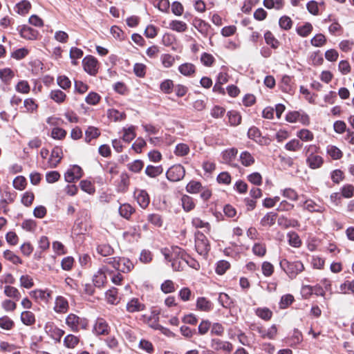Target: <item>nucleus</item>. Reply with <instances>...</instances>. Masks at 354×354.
<instances>
[{"label": "nucleus", "instance_id": "obj_1", "mask_svg": "<svg viewBox=\"0 0 354 354\" xmlns=\"http://www.w3.org/2000/svg\"><path fill=\"white\" fill-rule=\"evenodd\" d=\"M279 267L291 280L296 279L305 270V266L301 261H291L286 258L280 259Z\"/></svg>", "mask_w": 354, "mask_h": 354}, {"label": "nucleus", "instance_id": "obj_2", "mask_svg": "<svg viewBox=\"0 0 354 354\" xmlns=\"http://www.w3.org/2000/svg\"><path fill=\"white\" fill-rule=\"evenodd\" d=\"M66 324L73 333L86 330L88 327V320L85 317H79L74 313H70L66 317Z\"/></svg>", "mask_w": 354, "mask_h": 354}, {"label": "nucleus", "instance_id": "obj_3", "mask_svg": "<svg viewBox=\"0 0 354 354\" xmlns=\"http://www.w3.org/2000/svg\"><path fill=\"white\" fill-rule=\"evenodd\" d=\"M194 237L196 252L201 255H207L211 248L207 237L200 231L195 232Z\"/></svg>", "mask_w": 354, "mask_h": 354}, {"label": "nucleus", "instance_id": "obj_4", "mask_svg": "<svg viewBox=\"0 0 354 354\" xmlns=\"http://www.w3.org/2000/svg\"><path fill=\"white\" fill-rule=\"evenodd\" d=\"M161 252L165 260L171 263L177 259H184L187 257L185 250L178 246H171V248H163Z\"/></svg>", "mask_w": 354, "mask_h": 354}, {"label": "nucleus", "instance_id": "obj_5", "mask_svg": "<svg viewBox=\"0 0 354 354\" xmlns=\"http://www.w3.org/2000/svg\"><path fill=\"white\" fill-rule=\"evenodd\" d=\"M84 71L91 76H96L98 73L100 64L93 55H86L82 62Z\"/></svg>", "mask_w": 354, "mask_h": 354}, {"label": "nucleus", "instance_id": "obj_6", "mask_svg": "<svg viewBox=\"0 0 354 354\" xmlns=\"http://www.w3.org/2000/svg\"><path fill=\"white\" fill-rule=\"evenodd\" d=\"M111 328L107 321L103 317H97L93 326V333L96 336H108Z\"/></svg>", "mask_w": 354, "mask_h": 354}, {"label": "nucleus", "instance_id": "obj_7", "mask_svg": "<svg viewBox=\"0 0 354 354\" xmlns=\"http://www.w3.org/2000/svg\"><path fill=\"white\" fill-rule=\"evenodd\" d=\"M185 176V169L180 164L174 165L170 167L166 172L168 180L178 182L183 179Z\"/></svg>", "mask_w": 354, "mask_h": 354}, {"label": "nucleus", "instance_id": "obj_8", "mask_svg": "<svg viewBox=\"0 0 354 354\" xmlns=\"http://www.w3.org/2000/svg\"><path fill=\"white\" fill-rule=\"evenodd\" d=\"M248 136L260 145L268 146L271 142V139L268 136H262L259 129L254 126L249 129Z\"/></svg>", "mask_w": 354, "mask_h": 354}, {"label": "nucleus", "instance_id": "obj_9", "mask_svg": "<svg viewBox=\"0 0 354 354\" xmlns=\"http://www.w3.org/2000/svg\"><path fill=\"white\" fill-rule=\"evenodd\" d=\"M303 208L310 213L323 214L326 211V205L323 201L317 203L311 198L304 201Z\"/></svg>", "mask_w": 354, "mask_h": 354}, {"label": "nucleus", "instance_id": "obj_10", "mask_svg": "<svg viewBox=\"0 0 354 354\" xmlns=\"http://www.w3.org/2000/svg\"><path fill=\"white\" fill-rule=\"evenodd\" d=\"M46 333L55 341L59 342L65 331L57 327L53 322H48L44 327Z\"/></svg>", "mask_w": 354, "mask_h": 354}, {"label": "nucleus", "instance_id": "obj_11", "mask_svg": "<svg viewBox=\"0 0 354 354\" xmlns=\"http://www.w3.org/2000/svg\"><path fill=\"white\" fill-rule=\"evenodd\" d=\"M17 30L21 37L26 40H36L39 35L38 30L27 25L19 26Z\"/></svg>", "mask_w": 354, "mask_h": 354}, {"label": "nucleus", "instance_id": "obj_12", "mask_svg": "<svg viewBox=\"0 0 354 354\" xmlns=\"http://www.w3.org/2000/svg\"><path fill=\"white\" fill-rule=\"evenodd\" d=\"M211 347L216 351H223L230 354L233 348V344L228 341H223L218 338L211 339Z\"/></svg>", "mask_w": 354, "mask_h": 354}, {"label": "nucleus", "instance_id": "obj_13", "mask_svg": "<svg viewBox=\"0 0 354 354\" xmlns=\"http://www.w3.org/2000/svg\"><path fill=\"white\" fill-rule=\"evenodd\" d=\"M30 296L36 301L48 303L52 297V291L48 290L35 289L29 292Z\"/></svg>", "mask_w": 354, "mask_h": 354}, {"label": "nucleus", "instance_id": "obj_14", "mask_svg": "<svg viewBox=\"0 0 354 354\" xmlns=\"http://www.w3.org/2000/svg\"><path fill=\"white\" fill-rule=\"evenodd\" d=\"M133 196L142 209H145L148 207L150 203V196L146 190L136 189Z\"/></svg>", "mask_w": 354, "mask_h": 354}, {"label": "nucleus", "instance_id": "obj_15", "mask_svg": "<svg viewBox=\"0 0 354 354\" xmlns=\"http://www.w3.org/2000/svg\"><path fill=\"white\" fill-rule=\"evenodd\" d=\"M83 174V170L80 166L73 165L65 173L64 178L66 182L73 183L80 179Z\"/></svg>", "mask_w": 354, "mask_h": 354}, {"label": "nucleus", "instance_id": "obj_16", "mask_svg": "<svg viewBox=\"0 0 354 354\" xmlns=\"http://www.w3.org/2000/svg\"><path fill=\"white\" fill-rule=\"evenodd\" d=\"M53 310L58 314H65L69 310V304L66 298L63 296H57L55 300Z\"/></svg>", "mask_w": 354, "mask_h": 354}, {"label": "nucleus", "instance_id": "obj_17", "mask_svg": "<svg viewBox=\"0 0 354 354\" xmlns=\"http://www.w3.org/2000/svg\"><path fill=\"white\" fill-rule=\"evenodd\" d=\"M106 273L109 274V269L106 266H104L94 274L93 281L95 287L101 288L104 285L106 282Z\"/></svg>", "mask_w": 354, "mask_h": 354}, {"label": "nucleus", "instance_id": "obj_18", "mask_svg": "<svg viewBox=\"0 0 354 354\" xmlns=\"http://www.w3.org/2000/svg\"><path fill=\"white\" fill-rule=\"evenodd\" d=\"M279 86L283 92L289 94H292L295 90V85L292 77L286 75L282 77Z\"/></svg>", "mask_w": 354, "mask_h": 354}, {"label": "nucleus", "instance_id": "obj_19", "mask_svg": "<svg viewBox=\"0 0 354 354\" xmlns=\"http://www.w3.org/2000/svg\"><path fill=\"white\" fill-rule=\"evenodd\" d=\"M145 308V304L140 302L139 299L136 297L131 299L126 305V310L129 313H138Z\"/></svg>", "mask_w": 354, "mask_h": 354}, {"label": "nucleus", "instance_id": "obj_20", "mask_svg": "<svg viewBox=\"0 0 354 354\" xmlns=\"http://www.w3.org/2000/svg\"><path fill=\"white\" fill-rule=\"evenodd\" d=\"M63 157L62 149L60 147H55L53 149L48 162L50 167H56Z\"/></svg>", "mask_w": 354, "mask_h": 354}, {"label": "nucleus", "instance_id": "obj_21", "mask_svg": "<svg viewBox=\"0 0 354 354\" xmlns=\"http://www.w3.org/2000/svg\"><path fill=\"white\" fill-rule=\"evenodd\" d=\"M178 71L185 77H194L196 73V66L190 62H185L178 66Z\"/></svg>", "mask_w": 354, "mask_h": 354}, {"label": "nucleus", "instance_id": "obj_22", "mask_svg": "<svg viewBox=\"0 0 354 354\" xmlns=\"http://www.w3.org/2000/svg\"><path fill=\"white\" fill-rule=\"evenodd\" d=\"M277 219L278 225L283 229H288L289 227H299L300 226V223L298 220L295 218H288L283 215L280 216Z\"/></svg>", "mask_w": 354, "mask_h": 354}, {"label": "nucleus", "instance_id": "obj_23", "mask_svg": "<svg viewBox=\"0 0 354 354\" xmlns=\"http://www.w3.org/2000/svg\"><path fill=\"white\" fill-rule=\"evenodd\" d=\"M119 214L127 221H130L131 216L136 212V208L128 203L121 204L118 209Z\"/></svg>", "mask_w": 354, "mask_h": 354}, {"label": "nucleus", "instance_id": "obj_24", "mask_svg": "<svg viewBox=\"0 0 354 354\" xmlns=\"http://www.w3.org/2000/svg\"><path fill=\"white\" fill-rule=\"evenodd\" d=\"M130 186V176L126 172H123L120 176V181L117 185V192L119 193H125L128 191Z\"/></svg>", "mask_w": 354, "mask_h": 354}, {"label": "nucleus", "instance_id": "obj_25", "mask_svg": "<svg viewBox=\"0 0 354 354\" xmlns=\"http://www.w3.org/2000/svg\"><path fill=\"white\" fill-rule=\"evenodd\" d=\"M277 218V213L274 212H267L261 218L260 221V225L263 227H270L275 224Z\"/></svg>", "mask_w": 354, "mask_h": 354}, {"label": "nucleus", "instance_id": "obj_26", "mask_svg": "<svg viewBox=\"0 0 354 354\" xmlns=\"http://www.w3.org/2000/svg\"><path fill=\"white\" fill-rule=\"evenodd\" d=\"M238 153V150L236 148H231L226 149L223 152L222 158L226 164H228L229 165L236 167V164H232V162L234 160V159L236 157V155Z\"/></svg>", "mask_w": 354, "mask_h": 354}, {"label": "nucleus", "instance_id": "obj_27", "mask_svg": "<svg viewBox=\"0 0 354 354\" xmlns=\"http://www.w3.org/2000/svg\"><path fill=\"white\" fill-rule=\"evenodd\" d=\"M196 306L197 310L201 311L209 312L213 309V304L205 297H198Z\"/></svg>", "mask_w": 354, "mask_h": 354}, {"label": "nucleus", "instance_id": "obj_28", "mask_svg": "<svg viewBox=\"0 0 354 354\" xmlns=\"http://www.w3.org/2000/svg\"><path fill=\"white\" fill-rule=\"evenodd\" d=\"M168 28L178 33L185 32L188 30L187 24L185 21L178 19L171 20Z\"/></svg>", "mask_w": 354, "mask_h": 354}, {"label": "nucleus", "instance_id": "obj_29", "mask_svg": "<svg viewBox=\"0 0 354 354\" xmlns=\"http://www.w3.org/2000/svg\"><path fill=\"white\" fill-rule=\"evenodd\" d=\"M160 314V311L159 310H151L150 315L147 317V323L151 328L156 330L160 326V324H159Z\"/></svg>", "mask_w": 354, "mask_h": 354}, {"label": "nucleus", "instance_id": "obj_30", "mask_svg": "<svg viewBox=\"0 0 354 354\" xmlns=\"http://www.w3.org/2000/svg\"><path fill=\"white\" fill-rule=\"evenodd\" d=\"M306 164L312 169L320 168L324 164V159L319 155L311 156L306 158Z\"/></svg>", "mask_w": 354, "mask_h": 354}, {"label": "nucleus", "instance_id": "obj_31", "mask_svg": "<svg viewBox=\"0 0 354 354\" xmlns=\"http://www.w3.org/2000/svg\"><path fill=\"white\" fill-rule=\"evenodd\" d=\"M255 315L265 322L270 321L272 316V311L268 307H259L254 310Z\"/></svg>", "mask_w": 354, "mask_h": 354}, {"label": "nucleus", "instance_id": "obj_32", "mask_svg": "<svg viewBox=\"0 0 354 354\" xmlns=\"http://www.w3.org/2000/svg\"><path fill=\"white\" fill-rule=\"evenodd\" d=\"M80 342V338L73 334H68L64 338V346L69 349L75 348Z\"/></svg>", "mask_w": 354, "mask_h": 354}, {"label": "nucleus", "instance_id": "obj_33", "mask_svg": "<svg viewBox=\"0 0 354 354\" xmlns=\"http://www.w3.org/2000/svg\"><path fill=\"white\" fill-rule=\"evenodd\" d=\"M20 319L21 322L27 326H33L36 322L35 315L30 310L21 312Z\"/></svg>", "mask_w": 354, "mask_h": 354}, {"label": "nucleus", "instance_id": "obj_34", "mask_svg": "<svg viewBox=\"0 0 354 354\" xmlns=\"http://www.w3.org/2000/svg\"><path fill=\"white\" fill-rule=\"evenodd\" d=\"M192 24L202 35H207L210 26L204 20L195 17L193 19Z\"/></svg>", "mask_w": 354, "mask_h": 354}, {"label": "nucleus", "instance_id": "obj_35", "mask_svg": "<svg viewBox=\"0 0 354 354\" xmlns=\"http://www.w3.org/2000/svg\"><path fill=\"white\" fill-rule=\"evenodd\" d=\"M227 117L228 118V124L232 127H236L241 123L242 117L237 111H229L227 113Z\"/></svg>", "mask_w": 354, "mask_h": 354}, {"label": "nucleus", "instance_id": "obj_36", "mask_svg": "<svg viewBox=\"0 0 354 354\" xmlns=\"http://www.w3.org/2000/svg\"><path fill=\"white\" fill-rule=\"evenodd\" d=\"M239 160L241 165L246 167H251L255 162L254 157L248 151H242L240 153Z\"/></svg>", "mask_w": 354, "mask_h": 354}, {"label": "nucleus", "instance_id": "obj_37", "mask_svg": "<svg viewBox=\"0 0 354 354\" xmlns=\"http://www.w3.org/2000/svg\"><path fill=\"white\" fill-rule=\"evenodd\" d=\"M3 293L7 297L12 298L15 301H19L21 297L18 288L10 285H6L4 287Z\"/></svg>", "mask_w": 354, "mask_h": 354}, {"label": "nucleus", "instance_id": "obj_38", "mask_svg": "<svg viewBox=\"0 0 354 354\" xmlns=\"http://www.w3.org/2000/svg\"><path fill=\"white\" fill-rule=\"evenodd\" d=\"M49 97L55 102L60 104L66 101L67 95L60 89H55L50 91Z\"/></svg>", "mask_w": 354, "mask_h": 354}, {"label": "nucleus", "instance_id": "obj_39", "mask_svg": "<svg viewBox=\"0 0 354 354\" xmlns=\"http://www.w3.org/2000/svg\"><path fill=\"white\" fill-rule=\"evenodd\" d=\"M32 8L31 3L27 0L19 2L15 8V11L20 15H27Z\"/></svg>", "mask_w": 354, "mask_h": 354}, {"label": "nucleus", "instance_id": "obj_40", "mask_svg": "<svg viewBox=\"0 0 354 354\" xmlns=\"http://www.w3.org/2000/svg\"><path fill=\"white\" fill-rule=\"evenodd\" d=\"M106 299L108 304L117 305L120 301L118 289L112 288L108 290L106 292Z\"/></svg>", "mask_w": 354, "mask_h": 354}, {"label": "nucleus", "instance_id": "obj_41", "mask_svg": "<svg viewBox=\"0 0 354 354\" xmlns=\"http://www.w3.org/2000/svg\"><path fill=\"white\" fill-rule=\"evenodd\" d=\"M181 203L183 209L187 212L193 210L196 206L194 198L187 194L182 196Z\"/></svg>", "mask_w": 354, "mask_h": 354}, {"label": "nucleus", "instance_id": "obj_42", "mask_svg": "<svg viewBox=\"0 0 354 354\" xmlns=\"http://www.w3.org/2000/svg\"><path fill=\"white\" fill-rule=\"evenodd\" d=\"M326 153L334 160L343 157V152L336 146L329 145L326 147Z\"/></svg>", "mask_w": 354, "mask_h": 354}, {"label": "nucleus", "instance_id": "obj_43", "mask_svg": "<svg viewBox=\"0 0 354 354\" xmlns=\"http://www.w3.org/2000/svg\"><path fill=\"white\" fill-rule=\"evenodd\" d=\"M264 39L266 44L273 49H277L280 46L279 41L274 37L272 32L267 30L264 34Z\"/></svg>", "mask_w": 354, "mask_h": 354}, {"label": "nucleus", "instance_id": "obj_44", "mask_svg": "<svg viewBox=\"0 0 354 354\" xmlns=\"http://www.w3.org/2000/svg\"><path fill=\"white\" fill-rule=\"evenodd\" d=\"M287 239L288 244L293 248H299L302 245L299 234L294 231L288 232Z\"/></svg>", "mask_w": 354, "mask_h": 354}, {"label": "nucleus", "instance_id": "obj_45", "mask_svg": "<svg viewBox=\"0 0 354 354\" xmlns=\"http://www.w3.org/2000/svg\"><path fill=\"white\" fill-rule=\"evenodd\" d=\"M145 174L150 178H156L163 172V167L162 165L153 166L151 165H147L145 169Z\"/></svg>", "mask_w": 354, "mask_h": 354}, {"label": "nucleus", "instance_id": "obj_46", "mask_svg": "<svg viewBox=\"0 0 354 354\" xmlns=\"http://www.w3.org/2000/svg\"><path fill=\"white\" fill-rule=\"evenodd\" d=\"M122 131H123L122 140H123V141H124L126 142L129 143L136 137L135 126L131 125L128 128L124 127L122 129Z\"/></svg>", "mask_w": 354, "mask_h": 354}, {"label": "nucleus", "instance_id": "obj_47", "mask_svg": "<svg viewBox=\"0 0 354 354\" xmlns=\"http://www.w3.org/2000/svg\"><path fill=\"white\" fill-rule=\"evenodd\" d=\"M185 189L188 193L196 194L203 189V186L201 182L192 180L187 183Z\"/></svg>", "mask_w": 354, "mask_h": 354}, {"label": "nucleus", "instance_id": "obj_48", "mask_svg": "<svg viewBox=\"0 0 354 354\" xmlns=\"http://www.w3.org/2000/svg\"><path fill=\"white\" fill-rule=\"evenodd\" d=\"M100 136V131L98 128L89 126L85 131V140L86 142L91 140L97 138Z\"/></svg>", "mask_w": 354, "mask_h": 354}, {"label": "nucleus", "instance_id": "obj_49", "mask_svg": "<svg viewBox=\"0 0 354 354\" xmlns=\"http://www.w3.org/2000/svg\"><path fill=\"white\" fill-rule=\"evenodd\" d=\"M313 30V25L310 22H306L304 25L297 27L296 32L299 36L306 37L312 32Z\"/></svg>", "mask_w": 354, "mask_h": 354}, {"label": "nucleus", "instance_id": "obj_50", "mask_svg": "<svg viewBox=\"0 0 354 354\" xmlns=\"http://www.w3.org/2000/svg\"><path fill=\"white\" fill-rule=\"evenodd\" d=\"M252 251L253 254L259 257H263L267 252V248L265 243H255L252 246Z\"/></svg>", "mask_w": 354, "mask_h": 354}, {"label": "nucleus", "instance_id": "obj_51", "mask_svg": "<svg viewBox=\"0 0 354 354\" xmlns=\"http://www.w3.org/2000/svg\"><path fill=\"white\" fill-rule=\"evenodd\" d=\"M107 116L111 120L118 122L124 120L127 115L124 112H120L116 109H112L108 110Z\"/></svg>", "mask_w": 354, "mask_h": 354}, {"label": "nucleus", "instance_id": "obj_52", "mask_svg": "<svg viewBox=\"0 0 354 354\" xmlns=\"http://www.w3.org/2000/svg\"><path fill=\"white\" fill-rule=\"evenodd\" d=\"M147 221L156 227H161L163 225L162 216L156 213L149 214L147 216Z\"/></svg>", "mask_w": 354, "mask_h": 354}, {"label": "nucleus", "instance_id": "obj_53", "mask_svg": "<svg viewBox=\"0 0 354 354\" xmlns=\"http://www.w3.org/2000/svg\"><path fill=\"white\" fill-rule=\"evenodd\" d=\"M3 256L5 259H6L8 261H10L15 265L23 263L22 259L10 250H5L3 253Z\"/></svg>", "mask_w": 354, "mask_h": 354}, {"label": "nucleus", "instance_id": "obj_54", "mask_svg": "<svg viewBox=\"0 0 354 354\" xmlns=\"http://www.w3.org/2000/svg\"><path fill=\"white\" fill-rule=\"evenodd\" d=\"M97 252L103 256L108 257L112 255L114 252L113 248L107 243L100 244L97 246L96 248Z\"/></svg>", "mask_w": 354, "mask_h": 354}, {"label": "nucleus", "instance_id": "obj_55", "mask_svg": "<svg viewBox=\"0 0 354 354\" xmlns=\"http://www.w3.org/2000/svg\"><path fill=\"white\" fill-rule=\"evenodd\" d=\"M15 326V324L14 321L8 315H4L0 317L1 328L6 330H10L14 328Z\"/></svg>", "mask_w": 354, "mask_h": 354}, {"label": "nucleus", "instance_id": "obj_56", "mask_svg": "<svg viewBox=\"0 0 354 354\" xmlns=\"http://www.w3.org/2000/svg\"><path fill=\"white\" fill-rule=\"evenodd\" d=\"M192 225L195 228H205L207 233L211 230V225L198 217H194L192 219Z\"/></svg>", "mask_w": 354, "mask_h": 354}, {"label": "nucleus", "instance_id": "obj_57", "mask_svg": "<svg viewBox=\"0 0 354 354\" xmlns=\"http://www.w3.org/2000/svg\"><path fill=\"white\" fill-rule=\"evenodd\" d=\"M176 283L170 279L165 280L160 286V290L165 294L174 292L176 290Z\"/></svg>", "mask_w": 354, "mask_h": 354}, {"label": "nucleus", "instance_id": "obj_58", "mask_svg": "<svg viewBox=\"0 0 354 354\" xmlns=\"http://www.w3.org/2000/svg\"><path fill=\"white\" fill-rule=\"evenodd\" d=\"M202 64L206 67H212L216 62L214 57L208 53H203L200 58Z\"/></svg>", "mask_w": 354, "mask_h": 354}, {"label": "nucleus", "instance_id": "obj_59", "mask_svg": "<svg viewBox=\"0 0 354 354\" xmlns=\"http://www.w3.org/2000/svg\"><path fill=\"white\" fill-rule=\"evenodd\" d=\"M230 263L227 261H218L216 265L215 272L218 275H223L230 268Z\"/></svg>", "mask_w": 354, "mask_h": 354}, {"label": "nucleus", "instance_id": "obj_60", "mask_svg": "<svg viewBox=\"0 0 354 354\" xmlns=\"http://www.w3.org/2000/svg\"><path fill=\"white\" fill-rule=\"evenodd\" d=\"M174 82L169 79L165 80L160 84V89L165 94H171L174 91Z\"/></svg>", "mask_w": 354, "mask_h": 354}, {"label": "nucleus", "instance_id": "obj_61", "mask_svg": "<svg viewBox=\"0 0 354 354\" xmlns=\"http://www.w3.org/2000/svg\"><path fill=\"white\" fill-rule=\"evenodd\" d=\"M297 136L304 142H310L314 139V134L307 129H302L297 132Z\"/></svg>", "mask_w": 354, "mask_h": 354}, {"label": "nucleus", "instance_id": "obj_62", "mask_svg": "<svg viewBox=\"0 0 354 354\" xmlns=\"http://www.w3.org/2000/svg\"><path fill=\"white\" fill-rule=\"evenodd\" d=\"M81 189L88 194H93L95 192V187L94 184L88 180H82L80 183Z\"/></svg>", "mask_w": 354, "mask_h": 354}, {"label": "nucleus", "instance_id": "obj_63", "mask_svg": "<svg viewBox=\"0 0 354 354\" xmlns=\"http://www.w3.org/2000/svg\"><path fill=\"white\" fill-rule=\"evenodd\" d=\"M340 193L343 198H351L354 196V185L352 184H344L340 188Z\"/></svg>", "mask_w": 354, "mask_h": 354}, {"label": "nucleus", "instance_id": "obj_64", "mask_svg": "<svg viewBox=\"0 0 354 354\" xmlns=\"http://www.w3.org/2000/svg\"><path fill=\"white\" fill-rule=\"evenodd\" d=\"M14 76L15 73L10 68L0 69V78L4 83L9 84Z\"/></svg>", "mask_w": 354, "mask_h": 354}]
</instances>
